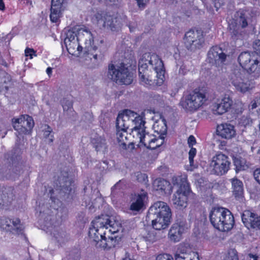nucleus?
Here are the masks:
<instances>
[{
  "label": "nucleus",
  "instance_id": "obj_1",
  "mask_svg": "<svg viewBox=\"0 0 260 260\" xmlns=\"http://www.w3.org/2000/svg\"><path fill=\"white\" fill-rule=\"evenodd\" d=\"M139 61L138 73L142 84L149 88L161 86L165 81L164 63L155 54H147Z\"/></svg>",
  "mask_w": 260,
  "mask_h": 260
},
{
  "label": "nucleus",
  "instance_id": "obj_2",
  "mask_svg": "<svg viewBox=\"0 0 260 260\" xmlns=\"http://www.w3.org/2000/svg\"><path fill=\"white\" fill-rule=\"evenodd\" d=\"M147 217L152 219V225L156 230L168 228L171 222L172 213L166 203L158 201L149 209Z\"/></svg>",
  "mask_w": 260,
  "mask_h": 260
},
{
  "label": "nucleus",
  "instance_id": "obj_3",
  "mask_svg": "<svg viewBox=\"0 0 260 260\" xmlns=\"http://www.w3.org/2000/svg\"><path fill=\"white\" fill-rule=\"evenodd\" d=\"M37 210L40 212V218L44 219V228L59 243H63L66 239V234L64 231L60 229L59 225V221L54 215L51 214L53 211L48 207V205L43 204L39 206Z\"/></svg>",
  "mask_w": 260,
  "mask_h": 260
},
{
  "label": "nucleus",
  "instance_id": "obj_4",
  "mask_svg": "<svg viewBox=\"0 0 260 260\" xmlns=\"http://www.w3.org/2000/svg\"><path fill=\"white\" fill-rule=\"evenodd\" d=\"M208 100L206 88L199 87L184 94L179 106L186 112L193 113L202 107Z\"/></svg>",
  "mask_w": 260,
  "mask_h": 260
},
{
  "label": "nucleus",
  "instance_id": "obj_5",
  "mask_svg": "<svg viewBox=\"0 0 260 260\" xmlns=\"http://www.w3.org/2000/svg\"><path fill=\"white\" fill-rule=\"evenodd\" d=\"M209 219L212 225L221 232L231 230L235 224L234 217L232 213L223 207H215L209 213Z\"/></svg>",
  "mask_w": 260,
  "mask_h": 260
},
{
  "label": "nucleus",
  "instance_id": "obj_6",
  "mask_svg": "<svg viewBox=\"0 0 260 260\" xmlns=\"http://www.w3.org/2000/svg\"><path fill=\"white\" fill-rule=\"evenodd\" d=\"M253 12L251 9H240L236 12L234 18L229 24V31L233 39H241L243 29L251 21Z\"/></svg>",
  "mask_w": 260,
  "mask_h": 260
},
{
  "label": "nucleus",
  "instance_id": "obj_7",
  "mask_svg": "<svg viewBox=\"0 0 260 260\" xmlns=\"http://www.w3.org/2000/svg\"><path fill=\"white\" fill-rule=\"evenodd\" d=\"M172 182L174 185L179 187L173 197V204L177 209H183L187 205V197L192 193L187 176L185 175L174 176Z\"/></svg>",
  "mask_w": 260,
  "mask_h": 260
},
{
  "label": "nucleus",
  "instance_id": "obj_8",
  "mask_svg": "<svg viewBox=\"0 0 260 260\" xmlns=\"http://www.w3.org/2000/svg\"><path fill=\"white\" fill-rule=\"evenodd\" d=\"M132 122L135 126L132 128L133 132H135L140 139V142L143 144L147 148L151 150H155L159 147L164 143L161 140L160 143L154 144L157 142V138L154 136L149 135L146 132L145 121L143 117L137 114V116L134 119H132Z\"/></svg>",
  "mask_w": 260,
  "mask_h": 260
},
{
  "label": "nucleus",
  "instance_id": "obj_9",
  "mask_svg": "<svg viewBox=\"0 0 260 260\" xmlns=\"http://www.w3.org/2000/svg\"><path fill=\"white\" fill-rule=\"evenodd\" d=\"M107 232L103 229L96 228L91 226L88 231V236L93 241L94 245L98 249L109 250L115 247L118 244L119 238L115 236H106Z\"/></svg>",
  "mask_w": 260,
  "mask_h": 260
},
{
  "label": "nucleus",
  "instance_id": "obj_10",
  "mask_svg": "<svg viewBox=\"0 0 260 260\" xmlns=\"http://www.w3.org/2000/svg\"><path fill=\"white\" fill-rule=\"evenodd\" d=\"M79 31L83 33V36L86 37L85 40V46L84 47L85 52L90 57L92 56L95 60H101L104 56V53L106 50V45L104 39L100 41L101 45L99 46V54L96 52L98 50V47L93 45L94 43V34L86 28H81Z\"/></svg>",
  "mask_w": 260,
  "mask_h": 260
},
{
  "label": "nucleus",
  "instance_id": "obj_11",
  "mask_svg": "<svg viewBox=\"0 0 260 260\" xmlns=\"http://www.w3.org/2000/svg\"><path fill=\"white\" fill-rule=\"evenodd\" d=\"M108 77L112 81L120 84L129 85L133 81V74L124 62H121L118 68L113 64L108 67Z\"/></svg>",
  "mask_w": 260,
  "mask_h": 260
},
{
  "label": "nucleus",
  "instance_id": "obj_12",
  "mask_svg": "<svg viewBox=\"0 0 260 260\" xmlns=\"http://www.w3.org/2000/svg\"><path fill=\"white\" fill-rule=\"evenodd\" d=\"M231 80L236 90L241 93H245L254 87V82L249 79L248 74L243 69H235L231 75Z\"/></svg>",
  "mask_w": 260,
  "mask_h": 260
},
{
  "label": "nucleus",
  "instance_id": "obj_13",
  "mask_svg": "<svg viewBox=\"0 0 260 260\" xmlns=\"http://www.w3.org/2000/svg\"><path fill=\"white\" fill-rule=\"evenodd\" d=\"M231 161L228 156L221 152H217L212 158L210 168L212 174L222 176L230 169Z\"/></svg>",
  "mask_w": 260,
  "mask_h": 260
},
{
  "label": "nucleus",
  "instance_id": "obj_14",
  "mask_svg": "<svg viewBox=\"0 0 260 260\" xmlns=\"http://www.w3.org/2000/svg\"><path fill=\"white\" fill-rule=\"evenodd\" d=\"M137 116V113L130 110H124L122 113H119L116 122L117 129L116 136L119 141H123V132H126L129 127L128 122L132 121Z\"/></svg>",
  "mask_w": 260,
  "mask_h": 260
},
{
  "label": "nucleus",
  "instance_id": "obj_15",
  "mask_svg": "<svg viewBox=\"0 0 260 260\" xmlns=\"http://www.w3.org/2000/svg\"><path fill=\"white\" fill-rule=\"evenodd\" d=\"M204 37L201 30L190 29L187 31L184 37V43L186 48L190 51L199 49L203 46Z\"/></svg>",
  "mask_w": 260,
  "mask_h": 260
},
{
  "label": "nucleus",
  "instance_id": "obj_16",
  "mask_svg": "<svg viewBox=\"0 0 260 260\" xmlns=\"http://www.w3.org/2000/svg\"><path fill=\"white\" fill-rule=\"evenodd\" d=\"M58 181L60 184L59 194L64 200L72 199L75 193L74 181L69 178L68 172H61V175L58 177Z\"/></svg>",
  "mask_w": 260,
  "mask_h": 260
},
{
  "label": "nucleus",
  "instance_id": "obj_17",
  "mask_svg": "<svg viewBox=\"0 0 260 260\" xmlns=\"http://www.w3.org/2000/svg\"><path fill=\"white\" fill-rule=\"evenodd\" d=\"M12 122L14 129L19 135L30 134L35 124L32 117L28 115H22L19 118H14Z\"/></svg>",
  "mask_w": 260,
  "mask_h": 260
},
{
  "label": "nucleus",
  "instance_id": "obj_18",
  "mask_svg": "<svg viewBox=\"0 0 260 260\" xmlns=\"http://www.w3.org/2000/svg\"><path fill=\"white\" fill-rule=\"evenodd\" d=\"M186 218L181 215L177 216L174 223L171 226L169 233V239L174 242H179L182 238V234L187 229Z\"/></svg>",
  "mask_w": 260,
  "mask_h": 260
},
{
  "label": "nucleus",
  "instance_id": "obj_19",
  "mask_svg": "<svg viewBox=\"0 0 260 260\" xmlns=\"http://www.w3.org/2000/svg\"><path fill=\"white\" fill-rule=\"evenodd\" d=\"M0 228L3 231L13 235H19L23 234L24 227L18 218L2 217L0 219Z\"/></svg>",
  "mask_w": 260,
  "mask_h": 260
},
{
  "label": "nucleus",
  "instance_id": "obj_20",
  "mask_svg": "<svg viewBox=\"0 0 260 260\" xmlns=\"http://www.w3.org/2000/svg\"><path fill=\"white\" fill-rule=\"evenodd\" d=\"M147 198L148 194L146 192L135 193L132 196L129 209L132 211L133 214L136 215L141 211L145 209V202Z\"/></svg>",
  "mask_w": 260,
  "mask_h": 260
},
{
  "label": "nucleus",
  "instance_id": "obj_21",
  "mask_svg": "<svg viewBox=\"0 0 260 260\" xmlns=\"http://www.w3.org/2000/svg\"><path fill=\"white\" fill-rule=\"evenodd\" d=\"M208 58L210 63L217 66L223 63L226 58V55L218 46H214L208 52Z\"/></svg>",
  "mask_w": 260,
  "mask_h": 260
},
{
  "label": "nucleus",
  "instance_id": "obj_22",
  "mask_svg": "<svg viewBox=\"0 0 260 260\" xmlns=\"http://www.w3.org/2000/svg\"><path fill=\"white\" fill-rule=\"evenodd\" d=\"M98 25L100 27L107 28L111 30L115 28L113 17L104 12H98L94 16Z\"/></svg>",
  "mask_w": 260,
  "mask_h": 260
},
{
  "label": "nucleus",
  "instance_id": "obj_23",
  "mask_svg": "<svg viewBox=\"0 0 260 260\" xmlns=\"http://www.w3.org/2000/svg\"><path fill=\"white\" fill-rule=\"evenodd\" d=\"M68 0H52L50 18L52 22H57L61 16V12L64 10V5Z\"/></svg>",
  "mask_w": 260,
  "mask_h": 260
},
{
  "label": "nucleus",
  "instance_id": "obj_24",
  "mask_svg": "<svg viewBox=\"0 0 260 260\" xmlns=\"http://www.w3.org/2000/svg\"><path fill=\"white\" fill-rule=\"evenodd\" d=\"M241 218L244 225L248 229H256L259 216L254 211L249 210L244 211Z\"/></svg>",
  "mask_w": 260,
  "mask_h": 260
},
{
  "label": "nucleus",
  "instance_id": "obj_25",
  "mask_svg": "<svg viewBox=\"0 0 260 260\" xmlns=\"http://www.w3.org/2000/svg\"><path fill=\"white\" fill-rule=\"evenodd\" d=\"M230 182L232 185V195L235 199L239 201H242L244 199V186L241 180L237 177L230 179Z\"/></svg>",
  "mask_w": 260,
  "mask_h": 260
},
{
  "label": "nucleus",
  "instance_id": "obj_26",
  "mask_svg": "<svg viewBox=\"0 0 260 260\" xmlns=\"http://www.w3.org/2000/svg\"><path fill=\"white\" fill-rule=\"evenodd\" d=\"M116 224V221L113 218L106 214H102L96 217L91 222V226H95L96 228L104 229L107 228L108 225L113 226Z\"/></svg>",
  "mask_w": 260,
  "mask_h": 260
},
{
  "label": "nucleus",
  "instance_id": "obj_27",
  "mask_svg": "<svg viewBox=\"0 0 260 260\" xmlns=\"http://www.w3.org/2000/svg\"><path fill=\"white\" fill-rule=\"evenodd\" d=\"M154 189L161 195L171 194L172 192V186L170 182L164 179H156L153 183Z\"/></svg>",
  "mask_w": 260,
  "mask_h": 260
},
{
  "label": "nucleus",
  "instance_id": "obj_28",
  "mask_svg": "<svg viewBox=\"0 0 260 260\" xmlns=\"http://www.w3.org/2000/svg\"><path fill=\"white\" fill-rule=\"evenodd\" d=\"M18 175V170L17 168H14L10 166H0V180H15Z\"/></svg>",
  "mask_w": 260,
  "mask_h": 260
},
{
  "label": "nucleus",
  "instance_id": "obj_29",
  "mask_svg": "<svg viewBox=\"0 0 260 260\" xmlns=\"http://www.w3.org/2000/svg\"><path fill=\"white\" fill-rule=\"evenodd\" d=\"M13 190L10 187H0V207L8 206L13 201Z\"/></svg>",
  "mask_w": 260,
  "mask_h": 260
},
{
  "label": "nucleus",
  "instance_id": "obj_30",
  "mask_svg": "<svg viewBox=\"0 0 260 260\" xmlns=\"http://www.w3.org/2000/svg\"><path fill=\"white\" fill-rule=\"evenodd\" d=\"M256 57L253 52L244 51L239 54L238 61L242 68L246 70Z\"/></svg>",
  "mask_w": 260,
  "mask_h": 260
},
{
  "label": "nucleus",
  "instance_id": "obj_31",
  "mask_svg": "<svg viewBox=\"0 0 260 260\" xmlns=\"http://www.w3.org/2000/svg\"><path fill=\"white\" fill-rule=\"evenodd\" d=\"M217 132L222 138L228 139H231L236 134L234 126L227 123L218 125Z\"/></svg>",
  "mask_w": 260,
  "mask_h": 260
},
{
  "label": "nucleus",
  "instance_id": "obj_32",
  "mask_svg": "<svg viewBox=\"0 0 260 260\" xmlns=\"http://www.w3.org/2000/svg\"><path fill=\"white\" fill-rule=\"evenodd\" d=\"M232 104L233 101L230 96L225 95L219 103L216 104L215 111L218 115H222L231 108Z\"/></svg>",
  "mask_w": 260,
  "mask_h": 260
},
{
  "label": "nucleus",
  "instance_id": "obj_33",
  "mask_svg": "<svg viewBox=\"0 0 260 260\" xmlns=\"http://www.w3.org/2000/svg\"><path fill=\"white\" fill-rule=\"evenodd\" d=\"M63 112L72 120H76L77 117V113L73 109V102L68 98H63L61 101Z\"/></svg>",
  "mask_w": 260,
  "mask_h": 260
},
{
  "label": "nucleus",
  "instance_id": "obj_34",
  "mask_svg": "<svg viewBox=\"0 0 260 260\" xmlns=\"http://www.w3.org/2000/svg\"><path fill=\"white\" fill-rule=\"evenodd\" d=\"M64 43L68 52L73 55L80 54L83 50V47L80 45L79 41L71 42L69 40H64Z\"/></svg>",
  "mask_w": 260,
  "mask_h": 260
},
{
  "label": "nucleus",
  "instance_id": "obj_35",
  "mask_svg": "<svg viewBox=\"0 0 260 260\" xmlns=\"http://www.w3.org/2000/svg\"><path fill=\"white\" fill-rule=\"evenodd\" d=\"M248 73L252 74L255 77H258L260 76V61L257 59V57L250 64L246 69Z\"/></svg>",
  "mask_w": 260,
  "mask_h": 260
},
{
  "label": "nucleus",
  "instance_id": "obj_36",
  "mask_svg": "<svg viewBox=\"0 0 260 260\" xmlns=\"http://www.w3.org/2000/svg\"><path fill=\"white\" fill-rule=\"evenodd\" d=\"M91 143L97 151H102L105 152L106 151L107 146L106 143V140L104 138L101 137H97L92 139Z\"/></svg>",
  "mask_w": 260,
  "mask_h": 260
},
{
  "label": "nucleus",
  "instance_id": "obj_37",
  "mask_svg": "<svg viewBox=\"0 0 260 260\" xmlns=\"http://www.w3.org/2000/svg\"><path fill=\"white\" fill-rule=\"evenodd\" d=\"M233 163L235 166V171L237 173L245 170L247 168L245 159L241 157H234Z\"/></svg>",
  "mask_w": 260,
  "mask_h": 260
},
{
  "label": "nucleus",
  "instance_id": "obj_38",
  "mask_svg": "<svg viewBox=\"0 0 260 260\" xmlns=\"http://www.w3.org/2000/svg\"><path fill=\"white\" fill-rule=\"evenodd\" d=\"M11 82V77L9 74L5 72L0 73V87L8 89Z\"/></svg>",
  "mask_w": 260,
  "mask_h": 260
},
{
  "label": "nucleus",
  "instance_id": "obj_39",
  "mask_svg": "<svg viewBox=\"0 0 260 260\" xmlns=\"http://www.w3.org/2000/svg\"><path fill=\"white\" fill-rule=\"evenodd\" d=\"M54 193V190L53 188H50L49 190V193L50 194V198L51 200L52 205L50 206V207L54 209V210H57L58 209V207L61 205V202L59 201L58 199L55 198L53 196V193Z\"/></svg>",
  "mask_w": 260,
  "mask_h": 260
},
{
  "label": "nucleus",
  "instance_id": "obj_40",
  "mask_svg": "<svg viewBox=\"0 0 260 260\" xmlns=\"http://www.w3.org/2000/svg\"><path fill=\"white\" fill-rule=\"evenodd\" d=\"M161 128H159V125L157 124V123H156L153 127L155 129V131L160 134L161 135H166L167 131V126L166 123V121L165 120H162L161 121Z\"/></svg>",
  "mask_w": 260,
  "mask_h": 260
},
{
  "label": "nucleus",
  "instance_id": "obj_41",
  "mask_svg": "<svg viewBox=\"0 0 260 260\" xmlns=\"http://www.w3.org/2000/svg\"><path fill=\"white\" fill-rule=\"evenodd\" d=\"M225 260H239L237 251L234 249H230Z\"/></svg>",
  "mask_w": 260,
  "mask_h": 260
},
{
  "label": "nucleus",
  "instance_id": "obj_42",
  "mask_svg": "<svg viewBox=\"0 0 260 260\" xmlns=\"http://www.w3.org/2000/svg\"><path fill=\"white\" fill-rule=\"evenodd\" d=\"M17 139L16 140V142L15 144V148H14V150L12 151L11 154H10L12 158V161L13 163L14 161L16 160L20 159V155H16L15 156V154L16 152H19L20 151V148H19V144H18V139L19 138L18 136H17Z\"/></svg>",
  "mask_w": 260,
  "mask_h": 260
},
{
  "label": "nucleus",
  "instance_id": "obj_43",
  "mask_svg": "<svg viewBox=\"0 0 260 260\" xmlns=\"http://www.w3.org/2000/svg\"><path fill=\"white\" fill-rule=\"evenodd\" d=\"M80 32L78 33V36H77L76 34L73 31H69L67 33L66 37L64 40H69L71 42L79 41L80 38Z\"/></svg>",
  "mask_w": 260,
  "mask_h": 260
},
{
  "label": "nucleus",
  "instance_id": "obj_44",
  "mask_svg": "<svg viewBox=\"0 0 260 260\" xmlns=\"http://www.w3.org/2000/svg\"><path fill=\"white\" fill-rule=\"evenodd\" d=\"M136 176L137 180L139 182L146 183L148 181V176L146 174L137 172Z\"/></svg>",
  "mask_w": 260,
  "mask_h": 260
},
{
  "label": "nucleus",
  "instance_id": "obj_45",
  "mask_svg": "<svg viewBox=\"0 0 260 260\" xmlns=\"http://www.w3.org/2000/svg\"><path fill=\"white\" fill-rule=\"evenodd\" d=\"M197 153V150L196 148L193 147H190V149L189 151L188 155H189V165L190 167H193L194 166V160L193 158L194 156L196 155Z\"/></svg>",
  "mask_w": 260,
  "mask_h": 260
},
{
  "label": "nucleus",
  "instance_id": "obj_46",
  "mask_svg": "<svg viewBox=\"0 0 260 260\" xmlns=\"http://www.w3.org/2000/svg\"><path fill=\"white\" fill-rule=\"evenodd\" d=\"M251 123L252 120L250 117L248 116H243L240 118L239 124L241 126L246 127V126L249 125Z\"/></svg>",
  "mask_w": 260,
  "mask_h": 260
},
{
  "label": "nucleus",
  "instance_id": "obj_47",
  "mask_svg": "<svg viewBox=\"0 0 260 260\" xmlns=\"http://www.w3.org/2000/svg\"><path fill=\"white\" fill-rule=\"evenodd\" d=\"M52 132V129L51 128V127L49 126V125H47V128L43 131V135L45 138H49V136H50V138H49V142L50 143H52L54 140L53 136L51 135V133Z\"/></svg>",
  "mask_w": 260,
  "mask_h": 260
},
{
  "label": "nucleus",
  "instance_id": "obj_48",
  "mask_svg": "<svg viewBox=\"0 0 260 260\" xmlns=\"http://www.w3.org/2000/svg\"><path fill=\"white\" fill-rule=\"evenodd\" d=\"M259 105H260V96H256L251 102V103L249 106V108L251 110H253V109L256 108Z\"/></svg>",
  "mask_w": 260,
  "mask_h": 260
},
{
  "label": "nucleus",
  "instance_id": "obj_49",
  "mask_svg": "<svg viewBox=\"0 0 260 260\" xmlns=\"http://www.w3.org/2000/svg\"><path fill=\"white\" fill-rule=\"evenodd\" d=\"M107 233L108 232L109 233H111L114 235L115 233H117L118 231V222L116 221V224L113 226H111L110 225H108L107 228L106 229Z\"/></svg>",
  "mask_w": 260,
  "mask_h": 260
},
{
  "label": "nucleus",
  "instance_id": "obj_50",
  "mask_svg": "<svg viewBox=\"0 0 260 260\" xmlns=\"http://www.w3.org/2000/svg\"><path fill=\"white\" fill-rule=\"evenodd\" d=\"M253 48L254 50L255 54L260 56V40H256L253 43Z\"/></svg>",
  "mask_w": 260,
  "mask_h": 260
},
{
  "label": "nucleus",
  "instance_id": "obj_51",
  "mask_svg": "<svg viewBox=\"0 0 260 260\" xmlns=\"http://www.w3.org/2000/svg\"><path fill=\"white\" fill-rule=\"evenodd\" d=\"M25 54L27 57H29L30 59L32 58L33 56H37L36 51L32 48L27 47L25 50Z\"/></svg>",
  "mask_w": 260,
  "mask_h": 260
},
{
  "label": "nucleus",
  "instance_id": "obj_52",
  "mask_svg": "<svg viewBox=\"0 0 260 260\" xmlns=\"http://www.w3.org/2000/svg\"><path fill=\"white\" fill-rule=\"evenodd\" d=\"M156 260H174V258L171 255L164 253L157 255Z\"/></svg>",
  "mask_w": 260,
  "mask_h": 260
},
{
  "label": "nucleus",
  "instance_id": "obj_53",
  "mask_svg": "<svg viewBox=\"0 0 260 260\" xmlns=\"http://www.w3.org/2000/svg\"><path fill=\"white\" fill-rule=\"evenodd\" d=\"M185 254L186 253L184 252L179 253L178 251H177L174 255L175 260H185L186 258Z\"/></svg>",
  "mask_w": 260,
  "mask_h": 260
},
{
  "label": "nucleus",
  "instance_id": "obj_54",
  "mask_svg": "<svg viewBox=\"0 0 260 260\" xmlns=\"http://www.w3.org/2000/svg\"><path fill=\"white\" fill-rule=\"evenodd\" d=\"M189 70L187 69L186 66L182 64L180 67L179 69L178 74L180 76H184L187 74Z\"/></svg>",
  "mask_w": 260,
  "mask_h": 260
},
{
  "label": "nucleus",
  "instance_id": "obj_55",
  "mask_svg": "<svg viewBox=\"0 0 260 260\" xmlns=\"http://www.w3.org/2000/svg\"><path fill=\"white\" fill-rule=\"evenodd\" d=\"M214 4L216 10L218 11V9L222 6L224 3V0H211Z\"/></svg>",
  "mask_w": 260,
  "mask_h": 260
},
{
  "label": "nucleus",
  "instance_id": "obj_56",
  "mask_svg": "<svg viewBox=\"0 0 260 260\" xmlns=\"http://www.w3.org/2000/svg\"><path fill=\"white\" fill-rule=\"evenodd\" d=\"M253 176L256 182L260 185V168L254 170Z\"/></svg>",
  "mask_w": 260,
  "mask_h": 260
},
{
  "label": "nucleus",
  "instance_id": "obj_57",
  "mask_svg": "<svg viewBox=\"0 0 260 260\" xmlns=\"http://www.w3.org/2000/svg\"><path fill=\"white\" fill-rule=\"evenodd\" d=\"M187 143L189 147H192V146L196 144L195 137L192 135H190L188 138Z\"/></svg>",
  "mask_w": 260,
  "mask_h": 260
},
{
  "label": "nucleus",
  "instance_id": "obj_58",
  "mask_svg": "<svg viewBox=\"0 0 260 260\" xmlns=\"http://www.w3.org/2000/svg\"><path fill=\"white\" fill-rule=\"evenodd\" d=\"M120 180L117 182L114 186L111 187V194H114L116 193L117 192V190H119L120 189Z\"/></svg>",
  "mask_w": 260,
  "mask_h": 260
},
{
  "label": "nucleus",
  "instance_id": "obj_59",
  "mask_svg": "<svg viewBox=\"0 0 260 260\" xmlns=\"http://www.w3.org/2000/svg\"><path fill=\"white\" fill-rule=\"evenodd\" d=\"M5 9V5L3 0H0V10L4 11Z\"/></svg>",
  "mask_w": 260,
  "mask_h": 260
},
{
  "label": "nucleus",
  "instance_id": "obj_60",
  "mask_svg": "<svg viewBox=\"0 0 260 260\" xmlns=\"http://www.w3.org/2000/svg\"><path fill=\"white\" fill-rule=\"evenodd\" d=\"M52 73V68L51 67H48L46 69V73L50 77Z\"/></svg>",
  "mask_w": 260,
  "mask_h": 260
},
{
  "label": "nucleus",
  "instance_id": "obj_61",
  "mask_svg": "<svg viewBox=\"0 0 260 260\" xmlns=\"http://www.w3.org/2000/svg\"><path fill=\"white\" fill-rule=\"evenodd\" d=\"M249 256L250 258H252L253 259V260H258V256L256 255L250 253V254H249Z\"/></svg>",
  "mask_w": 260,
  "mask_h": 260
},
{
  "label": "nucleus",
  "instance_id": "obj_62",
  "mask_svg": "<svg viewBox=\"0 0 260 260\" xmlns=\"http://www.w3.org/2000/svg\"><path fill=\"white\" fill-rule=\"evenodd\" d=\"M257 221H258L257 223V226L256 227V229L260 230V215L259 216V218L258 219Z\"/></svg>",
  "mask_w": 260,
  "mask_h": 260
},
{
  "label": "nucleus",
  "instance_id": "obj_63",
  "mask_svg": "<svg viewBox=\"0 0 260 260\" xmlns=\"http://www.w3.org/2000/svg\"><path fill=\"white\" fill-rule=\"evenodd\" d=\"M157 142H154V144H156L157 143H160V142H161V140H163L164 141V140L162 138H157Z\"/></svg>",
  "mask_w": 260,
  "mask_h": 260
},
{
  "label": "nucleus",
  "instance_id": "obj_64",
  "mask_svg": "<svg viewBox=\"0 0 260 260\" xmlns=\"http://www.w3.org/2000/svg\"><path fill=\"white\" fill-rule=\"evenodd\" d=\"M128 27L129 28L130 31L132 32L134 30L135 27L133 26H132L131 25H129Z\"/></svg>",
  "mask_w": 260,
  "mask_h": 260
}]
</instances>
